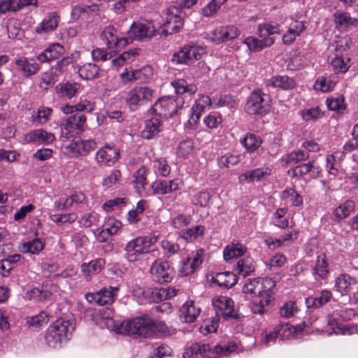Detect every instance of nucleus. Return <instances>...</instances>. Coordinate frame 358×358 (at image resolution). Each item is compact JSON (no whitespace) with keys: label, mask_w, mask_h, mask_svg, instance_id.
<instances>
[{"label":"nucleus","mask_w":358,"mask_h":358,"mask_svg":"<svg viewBox=\"0 0 358 358\" xmlns=\"http://www.w3.org/2000/svg\"><path fill=\"white\" fill-rule=\"evenodd\" d=\"M116 331L134 338H153L169 334V327L164 322L154 320L148 315L124 321L117 327Z\"/></svg>","instance_id":"f257e3e1"},{"label":"nucleus","mask_w":358,"mask_h":358,"mask_svg":"<svg viewBox=\"0 0 358 358\" xmlns=\"http://www.w3.org/2000/svg\"><path fill=\"white\" fill-rule=\"evenodd\" d=\"M178 95L177 99L172 96H164L159 99L153 105L151 110L153 113L163 118L173 117L176 114L179 105L182 106L188 103L192 96L197 91V87L194 84H189L185 80L180 79L171 82Z\"/></svg>","instance_id":"f03ea898"},{"label":"nucleus","mask_w":358,"mask_h":358,"mask_svg":"<svg viewBox=\"0 0 358 358\" xmlns=\"http://www.w3.org/2000/svg\"><path fill=\"white\" fill-rule=\"evenodd\" d=\"M76 320L73 316L57 319L48 327L45 335L47 345L51 348L60 346L63 341L69 339V336L76 329Z\"/></svg>","instance_id":"7ed1b4c3"},{"label":"nucleus","mask_w":358,"mask_h":358,"mask_svg":"<svg viewBox=\"0 0 358 358\" xmlns=\"http://www.w3.org/2000/svg\"><path fill=\"white\" fill-rule=\"evenodd\" d=\"M157 241L156 236H139L129 241L124 249L125 258L129 262H136L150 251Z\"/></svg>","instance_id":"20e7f679"},{"label":"nucleus","mask_w":358,"mask_h":358,"mask_svg":"<svg viewBox=\"0 0 358 358\" xmlns=\"http://www.w3.org/2000/svg\"><path fill=\"white\" fill-rule=\"evenodd\" d=\"M245 109L250 115L267 114L270 109L269 96L259 89L253 90L247 99Z\"/></svg>","instance_id":"39448f33"},{"label":"nucleus","mask_w":358,"mask_h":358,"mask_svg":"<svg viewBox=\"0 0 358 358\" xmlns=\"http://www.w3.org/2000/svg\"><path fill=\"white\" fill-rule=\"evenodd\" d=\"M182 13V10L176 6H171L166 10L161 36H166L179 31L183 26Z\"/></svg>","instance_id":"423d86ee"},{"label":"nucleus","mask_w":358,"mask_h":358,"mask_svg":"<svg viewBox=\"0 0 358 358\" xmlns=\"http://www.w3.org/2000/svg\"><path fill=\"white\" fill-rule=\"evenodd\" d=\"M205 53V49L202 47L185 45L178 52L173 55L171 62L174 64L189 65L195 61L199 60Z\"/></svg>","instance_id":"0eeeda50"},{"label":"nucleus","mask_w":358,"mask_h":358,"mask_svg":"<svg viewBox=\"0 0 358 358\" xmlns=\"http://www.w3.org/2000/svg\"><path fill=\"white\" fill-rule=\"evenodd\" d=\"M154 90L146 86H137L132 88L127 94L126 102L129 108L136 110L139 106L150 101Z\"/></svg>","instance_id":"6e6552de"},{"label":"nucleus","mask_w":358,"mask_h":358,"mask_svg":"<svg viewBox=\"0 0 358 358\" xmlns=\"http://www.w3.org/2000/svg\"><path fill=\"white\" fill-rule=\"evenodd\" d=\"M150 273L156 282L163 284L171 282L173 278L175 272L168 262L157 259L150 267Z\"/></svg>","instance_id":"1a4fd4ad"},{"label":"nucleus","mask_w":358,"mask_h":358,"mask_svg":"<svg viewBox=\"0 0 358 358\" xmlns=\"http://www.w3.org/2000/svg\"><path fill=\"white\" fill-rule=\"evenodd\" d=\"M240 34L238 28L234 25L218 27L207 34L206 38L215 44H220L233 40Z\"/></svg>","instance_id":"9d476101"},{"label":"nucleus","mask_w":358,"mask_h":358,"mask_svg":"<svg viewBox=\"0 0 358 358\" xmlns=\"http://www.w3.org/2000/svg\"><path fill=\"white\" fill-rule=\"evenodd\" d=\"M120 158L118 149L108 145L99 148L96 152L94 160L97 165L101 166H113Z\"/></svg>","instance_id":"9b49d317"},{"label":"nucleus","mask_w":358,"mask_h":358,"mask_svg":"<svg viewBox=\"0 0 358 358\" xmlns=\"http://www.w3.org/2000/svg\"><path fill=\"white\" fill-rule=\"evenodd\" d=\"M133 39L138 41L149 40L155 35L156 29L151 22L133 23L130 27Z\"/></svg>","instance_id":"f8f14e48"},{"label":"nucleus","mask_w":358,"mask_h":358,"mask_svg":"<svg viewBox=\"0 0 358 358\" xmlns=\"http://www.w3.org/2000/svg\"><path fill=\"white\" fill-rule=\"evenodd\" d=\"M101 38L108 48H120L129 44V39L124 37L119 38L116 34V29L110 25L105 27L101 34Z\"/></svg>","instance_id":"ddd939ff"},{"label":"nucleus","mask_w":358,"mask_h":358,"mask_svg":"<svg viewBox=\"0 0 358 358\" xmlns=\"http://www.w3.org/2000/svg\"><path fill=\"white\" fill-rule=\"evenodd\" d=\"M212 288L230 289L237 283L236 275L231 272L217 273L208 279Z\"/></svg>","instance_id":"4468645a"},{"label":"nucleus","mask_w":358,"mask_h":358,"mask_svg":"<svg viewBox=\"0 0 358 358\" xmlns=\"http://www.w3.org/2000/svg\"><path fill=\"white\" fill-rule=\"evenodd\" d=\"M105 264L106 261L103 258H97L91 260L88 263H83L80 266L82 275L87 280H90L94 275H96L101 272Z\"/></svg>","instance_id":"2eb2a0df"},{"label":"nucleus","mask_w":358,"mask_h":358,"mask_svg":"<svg viewBox=\"0 0 358 358\" xmlns=\"http://www.w3.org/2000/svg\"><path fill=\"white\" fill-rule=\"evenodd\" d=\"M55 135L46 131L37 129L25 134L24 141L27 143L50 144L55 140Z\"/></svg>","instance_id":"dca6fc26"},{"label":"nucleus","mask_w":358,"mask_h":358,"mask_svg":"<svg viewBox=\"0 0 358 358\" xmlns=\"http://www.w3.org/2000/svg\"><path fill=\"white\" fill-rule=\"evenodd\" d=\"M289 172L292 173L293 176H302L309 173L311 178H316L320 176L322 169L315 160H312L295 166Z\"/></svg>","instance_id":"f3484780"},{"label":"nucleus","mask_w":358,"mask_h":358,"mask_svg":"<svg viewBox=\"0 0 358 358\" xmlns=\"http://www.w3.org/2000/svg\"><path fill=\"white\" fill-rule=\"evenodd\" d=\"M96 148V143L94 140L87 139L73 141L68 145L67 149L76 155L86 156Z\"/></svg>","instance_id":"a211bd4d"},{"label":"nucleus","mask_w":358,"mask_h":358,"mask_svg":"<svg viewBox=\"0 0 358 358\" xmlns=\"http://www.w3.org/2000/svg\"><path fill=\"white\" fill-rule=\"evenodd\" d=\"M60 17L57 12L49 13L47 17L36 27L38 34H47L55 31L59 24Z\"/></svg>","instance_id":"6ab92c4d"},{"label":"nucleus","mask_w":358,"mask_h":358,"mask_svg":"<svg viewBox=\"0 0 358 358\" xmlns=\"http://www.w3.org/2000/svg\"><path fill=\"white\" fill-rule=\"evenodd\" d=\"M15 64L17 71L27 77L36 74L40 68L39 64L34 59L26 57L15 59Z\"/></svg>","instance_id":"aec40b11"},{"label":"nucleus","mask_w":358,"mask_h":358,"mask_svg":"<svg viewBox=\"0 0 358 358\" xmlns=\"http://www.w3.org/2000/svg\"><path fill=\"white\" fill-rule=\"evenodd\" d=\"M178 180L173 179L171 180H159L154 182L152 185V189L155 194L164 195L178 190Z\"/></svg>","instance_id":"412c9836"},{"label":"nucleus","mask_w":358,"mask_h":358,"mask_svg":"<svg viewBox=\"0 0 358 358\" xmlns=\"http://www.w3.org/2000/svg\"><path fill=\"white\" fill-rule=\"evenodd\" d=\"M334 18L336 29L341 31L347 30L350 27L358 25V18H352L345 12L336 11L334 13Z\"/></svg>","instance_id":"4be33fe9"},{"label":"nucleus","mask_w":358,"mask_h":358,"mask_svg":"<svg viewBox=\"0 0 358 358\" xmlns=\"http://www.w3.org/2000/svg\"><path fill=\"white\" fill-rule=\"evenodd\" d=\"M162 130V124L161 121L152 117L145 122V127L141 131V136L144 139L150 140L155 138Z\"/></svg>","instance_id":"5701e85b"},{"label":"nucleus","mask_w":358,"mask_h":358,"mask_svg":"<svg viewBox=\"0 0 358 358\" xmlns=\"http://www.w3.org/2000/svg\"><path fill=\"white\" fill-rule=\"evenodd\" d=\"M199 313L200 308L194 306L193 301H187L179 310L181 321L186 323L194 322Z\"/></svg>","instance_id":"b1692460"},{"label":"nucleus","mask_w":358,"mask_h":358,"mask_svg":"<svg viewBox=\"0 0 358 358\" xmlns=\"http://www.w3.org/2000/svg\"><path fill=\"white\" fill-rule=\"evenodd\" d=\"M85 297L91 304L106 306L114 301V292H86Z\"/></svg>","instance_id":"393cba45"},{"label":"nucleus","mask_w":358,"mask_h":358,"mask_svg":"<svg viewBox=\"0 0 358 358\" xmlns=\"http://www.w3.org/2000/svg\"><path fill=\"white\" fill-rule=\"evenodd\" d=\"M66 122V129L69 131H76V134L83 132L86 127L85 115L78 113L69 116Z\"/></svg>","instance_id":"a878e982"},{"label":"nucleus","mask_w":358,"mask_h":358,"mask_svg":"<svg viewBox=\"0 0 358 358\" xmlns=\"http://www.w3.org/2000/svg\"><path fill=\"white\" fill-rule=\"evenodd\" d=\"M64 52V47L59 43H54L40 53L37 59L43 63L52 59H58Z\"/></svg>","instance_id":"bb28decb"},{"label":"nucleus","mask_w":358,"mask_h":358,"mask_svg":"<svg viewBox=\"0 0 358 358\" xmlns=\"http://www.w3.org/2000/svg\"><path fill=\"white\" fill-rule=\"evenodd\" d=\"M275 42L273 38H262L258 39L252 36L247 37L243 43L247 45L252 52H259L266 48L271 46Z\"/></svg>","instance_id":"cd10ccee"},{"label":"nucleus","mask_w":358,"mask_h":358,"mask_svg":"<svg viewBox=\"0 0 358 358\" xmlns=\"http://www.w3.org/2000/svg\"><path fill=\"white\" fill-rule=\"evenodd\" d=\"M306 27L303 21L296 20L292 22L287 31L282 36L283 43L285 44L292 43L295 38L306 29Z\"/></svg>","instance_id":"c85d7f7f"},{"label":"nucleus","mask_w":358,"mask_h":358,"mask_svg":"<svg viewBox=\"0 0 358 358\" xmlns=\"http://www.w3.org/2000/svg\"><path fill=\"white\" fill-rule=\"evenodd\" d=\"M80 88V85L77 83H64L58 84L56 87L57 92L59 97L63 99H71L76 96Z\"/></svg>","instance_id":"c756f323"},{"label":"nucleus","mask_w":358,"mask_h":358,"mask_svg":"<svg viewBox=\"0 0 358 358\" xmlns=\"http://www.w3.org/2000/svg\"><path fill=\"white\" fill-rule=\"evenodd\" d=\"M271 169L268 167L257 168L253 170L246 171L240 176V180L248 182L260 181L267 176H270Z\"/></svg>","instance_id":"7c9ffc66"},{"label":"nucleus","mask_w":358,"mask_h":358,"mask_svg":"<svg viewBox=\"0 0 358 358\" xmlns=\"http://www.w3.org/2000/svg\"><path fill=\"white\" fill-rule=\"evenodd\" d=\"M266 86L278 87L282 90H288L295 87V81L293 78L287 76H278L272 77L266 80Z\"/></svg>","instance_id":"2f4dec72"},{"label":"nucleus","mask_w":358,"mask_h":358,"mask_svg":"<svg viewBox=\"0 0 358 358\" xmlns=\"http://www.w3.org/2000/svg\"><path fill=\"white\" fill-rule=\"evenodd\" d=\"M355 204L352 200H348L344 203L340 204L334 210L333 213V219L339 222L350 215L355 210Z\"/></svg>","instance_id":"473e14b6"},{"label":"nucleus","mask_w":358,"mask_h":358,"mask_svg":"<svg viewBox=\"0 0 358 358\" xmlns=\"http://www.w3.org/2000/svg\"><path fill=\"white\" fill-rule=\"evenodd\" d=\"M338 83V78L335 76L318 77L314 84V89L322 92H328L334 88Z\"/></svg>","instance_id":"72a5a7b5"},{"label":"nucleus","mask_w":358,"mask_h":358,"mask_svg":"<svg viewBox=\"0 0 358 358\" xmlns=\"http://www.w3.org/2000/svg\"><path fill=\"white\" fill-rule=\"evenodd\" d=\"M45 243L41 238H36L31 241L23 243L19 250L22 253L38 255L44 249Z\"/></svg>","instance_id":"f704fd0d"},{"label":"nucleus","mask_w":358,"mask_h":358,"mask_svg":"<svg viewBox=\"0 0 358 358\" xmlns=\"http://www.w3.org/2000/svg\"><path fill=\"white\" fill-rule=\"evenodd\" d=\"M247 251V248L241 243H232L227 245L223 252V257L226 262L234 258H238L243 256Z\"/></svg>","instance_id":"c9c22d12"},{"label":"nucleus","mask_w":358,"mask_h":358,"mask_svg":"<svg viewBox=\"0 0 358 358\" xmlns=\"http://www.w3.org/2000/svg\"><path fill=\"white\" fill-rule=\"evenodd\" d=\"M328 263L324 254L317 256V261L313 267V275L317 278L325 279L329 274Z\"/></svg>","instance_id":"e433bc0d"},{"label":"nucleus","mask_w":358,"mask_h":358,"mask_svg":"<svg viewBox=\"0 0 358 358\" xmlns=\"http://www.w3.org/2000/svg\"><path fill=\"white\" fill-rule=\"evenodd\" d=\"M357 281L348 274H341L336 278L335 280V287L337 291H346L347 289H353L358 288Z\"/></svg>","instance_id":"4c0bfd02"},{"label":"nucleus","mask_w":358,"mask_h":358,"mask_svg":"<svg viewBox=\"0 0 358 358\" xmlns=\"http://www.w3.org/2000/svg\"><path fill=\"white\" fill-rule=\"evenodd\" d=\"M287 213V208H279L276 209L271 217L272 223L280 229L289 227V220L288 217L286 216Z\"/></svg>","instance_id":"58836bf2"},{"label":"nucleus","mask_w":358,"mask_h":358,"mask_svg":"<svg viewBox=\"0 0 358 358\" xmlns=\"http://www.w3.org/2000/svg\"><path fill=\"white\" fill-rule=\"evenodd\" d=\"M259 35L261 38H269L268 36L280 33V25L275 22H264L258 24Z\"/></svg>","instance_id":"ea45409f"},{"label":"nucleus","mask_w":358,"mask_h":358,"mask_svg":"<svg viewBox=\"0 0 358 358\" xmlns=\"http://www.w3.org/2000/svg\"><path fill=\"white\" fill-rule=\"evenodd\" d=\"M99 68L92 63H87L78 69L80 76L86 80L94 79L99 75Z\"/></svg>","instance_id":"a19ab883"},{"label":"nucleus","mask_w":358,"mask_h":358,"mask_svg":"<svg viewBox=\"0 0 358 358\" xmlns=\"http://www.w3.org/2000/svg\"><path fill=\"white\" fill-rule=\"evenodd\" d=\"M149 169L145 166H141L133 174V182L137 189H145L147 185V176L149 173Z\"/></svg>","instance_id":"79ce46f5"},{"label":"nucleus","mask_w":358,"mask_h":358,"mask_svg":"<svg viewBox=\"0 0 358 358\" xmlns=\"http://www.w3.org/2000/svg\"><path fill=\"white\" fill-rule=\"evenodd\" d=\"M320 297H308L306 299V303L308 308H318L329 301L331 297V292H321Z\"/></svg>","instance_id":"37998d69"},{"label":"nucleus","mask_w":358,"mask_h":358,"mask_svg":"<svg viewBox=\"0 0 358 358\" xmlns=\"http://www.w3.org/2000/svg\"><path fill=\"white\" fill-rule=\"evenodd\" d=\"M262 140L254 134L248 133L245 137L241 140V143L248 152H254L262 145Z\"/></svg>","instance_id":"c03bdc74"},{"label":"nucleus","mask_w":358,"mask_h":358,"mask_svg":"<svg viewBox=\"0 0 358 358\" xmlns=\"http://www.w3.org/2000/svg\"><path fill=\"white\" fill-rule=\"evenodd\" d=\"M235 270L238 274L246 277L255 271V266L250 258L240 259L236 264Z\"/></svg>","instance_id":"a18cd8bd"},{"label":"nucleus","mask_w":358,"mask_h":358,"mask_svg":"<svg viewBox=\"0 0 358 358\" xmlns=\"http://www.w3.org/2000/svg\"><path fill=\"white\" fill-rule=\"evenodd\" d=\"M350 59L344 57L343 55H336V57L331 61V65L334 71L337 73H344L350 68Z\"/></svg>","instance_id":"49530a36"},{"label":"nucleus","mask_w":358,"mask_h":358,"mask_svg":"<svg viewBox=\"0 0 358 358\" xmlns=\"http://www.w3.org/2000/svg\"><path fill=\"white\" fill-rule=\"evenodd\" d=\"M99 220V215L94 211H91L83 214L78 219V223L81 227L89 228L92 225H98Z\"/></svg>","instance_id":"de8ad7c7"},{"label":"nucleus","mask_w":358,"mask_h":358,"mask_svg":"<svg viewBox=\"0 0 358 358\" xmlns=\"http://www.w3.org/2000/svg\"><path fill=\"white\" fill-rule=\"evenodd\" d=\"M326 103L330 110L336 111L340 113H343L346 108L344 103V97L342 95L327 99Z\"/></svg>","instance_id":"09e8293b"},{"label":"nucleus","mask_w":358,"mask_h":358,"mask_svg":"<svg viewBox=\"0 0 358 358\" xmlns=\"http://www.w3.org/2000/svg\"><path fill=\"white\" fill-rule=\"evenodd\" d=\"M309 158V153L303 150H298L291 152L284 158L286 164H294L305 161Z\"/></svg>","instance_id":"8fccbe9b"},{"label":"nucleus","mask_w":358,"mask_h":358,"mask_svg":"<svg viewBox=\"0 0 358 358\" xmlns=\"http://www.w3.org/2000/svg\"><path fill=\"white\" fill-rule=\"evenodd\" d=\"M338 152L329 155L326 157V168L329 175L336 177L338 173L339 162L338 161Z\"/></svg>","instance_id":"3c124183"},{"label":"nucleus","mask_w":358,"mask_h":358,"mask_svg":"<svg viewBox=\"0 0 358 358\" xmlns=\"http://www.w3.org/2000/svg\"><path fill=\"white\" fill-rule=\"evenodd\" d=\"M148 208L147 201L141 200L137 203L136 207L128 213V221L131 224L136 223L140 220L139 215Z\"/></svg>","instance_id":"603ef678"},{"label":"nucleus","mask_w":358,"mask_h":358,"mask_svg":"<svg viewBox=\"0 0 358 358\" xmlns=\"http://www.w3.org/2000/svg\"><path fill=\"white\" fill-rule=\"evenodd\" d=\"M97 10L96 6L78 5L74 6L71 10V17L73 20L79 19L82 15H89Z\"/></svg>","instance_id":"864d4df0"},{"label":"nucleus","mask_w":358,"mask_h":358,"mask_svg":"<svg viewBox=\"0 0 358 358\" xmlns=\"http://www.w3.org/2000/svg\"><path fill=\"white\" fill-rule=\"evenodd\" d=\"M26 324L29 327H40L48 322V316L44 313H41L38 315L27 317L25 318Z\"/></svg>","instance_id":"5fc2aeb1"},{"label":"nucleus","mask_w":358,"mask_h":358,"mask_svg":"<svg viewBox=\"0 0 358 358\" xmlns=\"http://www.w3.org/2000/svg\"><path fill=\"white\" fill-rule=\"evenodd\" d=\"M210 194L206 191H201L193 196L192 203L194 206L206 207L210 200Z\"/></svg>","instance_id":"6e6d98bb"},{"label":"nucleus","mask_w":358,"mask_h":358,"mask_svg":"<svg viewBox=\"0 0 358 358\" xmlns=\"http://www.w3.org/2000/svg\"><path fill=\"white\" fill-rule=\"evenodd\" d=\"M161 246L164 250V255L168 258L176 254L180 250L179 245L169 240L162 241Z\"/></svg>","instance_id":"4d7b16f0"},{"label":"nucleus","mask_w":358,"mask_h":358,"mask_svg":"<svg viewBox=\"0 0 358 358\" xmlns=\"http://www.w3.org/2000/svg\"><path fill=\"white\" fill-rule=\"evenodd\" d=\"M282 197L284 199H289V201L294 206H299L303 203V197L295 189L292 188L284 190Z\"/></svg>","instance_id":"13d9d810"},{"label":"nucleus","mask_w":358,"mask_h":358,"mask_svg":"<svg viewBox=\"0 0 358 358\" xmlns=\"http://www.w3.org/2000/svg\"><path fill=\"white\" fill-rule=\"evenodd\" d=\"M121 176L120 171L114 169L108 176L103 180L102 185L106 188H110L120 182Z\"/></svg>","instance_id":"bf43d9fd"},{"label":"nucleus","mask_w":358,"mask_h":358,"mask_svg":"<svg viewBox=\"0 0 358 358\" xmlns=\"http://www.w3.org/2000/svg\"><path fill=\"white\" fill-rule=\"evenodd\" d=\"M227 0H211L206 6L203 8V14L205 16H212L217 13L220 6Z\"/></svg>","instance_id":"052dcab7"},{"label":"nucleus","mask_w":358,"mask_h":358,"mask_svg":"<svg viewBox=\"0 0 358 358\" xmlns=\"http://www.w3.org/2000/svg\"><path fill=\"white\" fill-rule=\"evenodd\" d=\"M194 143L191 139L182 141L177 148V155L185 157L189 155L193 150Z\"/></svg>","instance_id":"680f3d73"},{"label":"nucleus","mask_w":358,"mask_h":358,"mask_svg":"<svg viewBox=\"0 0 358 358\" xmlns=\"http://www.w3.org/2000/svg\"><path fill=\"white\" fill-rule=\"evenodd\" d=\"M192 222L190 215L178 214L171 220L172 226L176 229H180L189 224Z\"/></svg>","instance_id":"e2e57ef3"},{"label":"nucleus","mask_w":358,"mask_h":358,"mask_svg":"<svg viewBox=\"0 0 358 358\" xmlns=\"http://www.w3.org/2000/svg\"><path fill=\"white\" fill-rule=\"evenodd\" d=\"M322 116L323 113L318 106L304 110L302 112V117L306 121L315 120Z\"/></svg>","instance_id":"0e129e2a"},{"label":"nucleus","mask_w":358,"mask_h":358,"mask_svg":"<svg viewBox=\"0 0 358 358\" xmlns=\"http://www.w3.org/2000/svg\"><path fill=\"white\" fill-rule=\"evenodd\" d=\"M142 74L141 70H136L129 71L125 69V71L121 73L120 77L122 82L124 84H127L129 82L135 81L141 78Z\"/></svg>","instance_id":"69168bd1"},{"label":"nucleus","mask_w":358,"mask_h":358,"mask_svg":"<svg viewBox=\"0 0 358 358\" xmlns=\"http://www.w3.org/2000/svg\"><path fill=\"white\" fill-rule=\"evenodd\" d=\"M220 167H229L239 162V157L233 155H224L217 159Z\"/></svg>","instance_id":"338daca9"},{"label":"nucleus","mask_w":358,"mask_h":358,"mask_svg":"<svg viewBox=\"0 0 358 358\" xmlns=\"http://www.w3.org/2000/svg\"><path fill=\"white\" fill-rule=\"evenodd\" d=\"M172 350L166 345H162L155 350L154 355L149 358H172Z\"/></svg>","instance_id":"774afa93"}]
</instances>
